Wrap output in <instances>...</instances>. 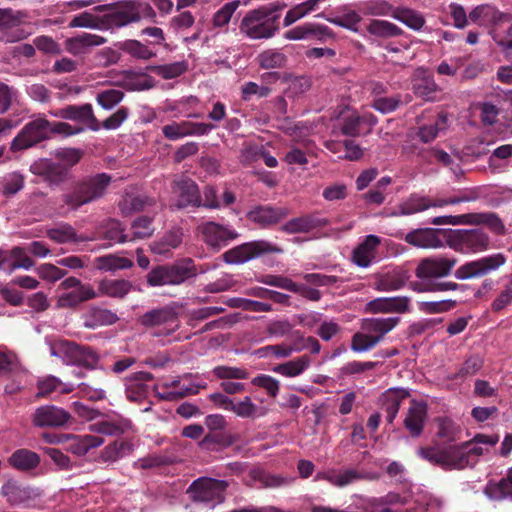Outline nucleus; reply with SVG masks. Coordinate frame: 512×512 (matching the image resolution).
Wrapping results in <instances>:
<instances>
[{
	"label": "nucleus",
	"mask_w": 512,
	"mask_h": 512,
	"mask_svg": "<svg viewBox=\"0 0 512 512\" xmlns=\"http://www.w3.org/2000/svg\"><path fill=\"white\" fill-rule=\"evenodd\" d=\"M183 232L181 229H173L167 232L162 239L152 246V250L157 254H165L172 249H176L182 243Z\"/></svg>",
	"instance_id": "44"
},
{
	"label": "nucleus",
	"mask_w": 512,
	"mask_h": 512,
	"mask_svg": "<svg viewBox=\"0 0 512 512\" xmlns=\"http://www.w3.org/2000/svg\"><path fill=\"white\" fill-rule=\"evenodd\" d=\"M465 288L464 285H459L455 282L444 281V282H416L413 283L412 289L416 292H442V291H454Z\"/></svg>",
	"instance_id": "51"
},
{
	"label": "nucleus",
	"mask_w": 512,
	"mask_h": 512,
	"mask_svg": "<svg viewBox=\"0 0 512 512\" xmlns=\"http://www.w3.org/2000/svg\"><path fill=\"white\" fill-rule=\"evenodd\" d=\"M24 186V177L19 172H11L3 177L1 182L2 195L12 196L19 192Z\"/></svg>",
	"instance_id": "55"
},
{
	"label": "nucleus",
	"mask_w": 512,
	"mask_h": 512,
	"mask_svg": "<svg viewBox=\"0 0 512 512\" xmlns=\"http://www.w3.org/2000/svg\"><path fill=\"white\" fill-rule=\"evenodd\" d=\"M240 6L239 0H234L225 3L219 10H217L212 17V26L214 28L226 27L235 11Z\"/></svg>",
	"instance_id": "50"
},
{
	"label": "nucleus",
	"mask_w": 512,
	"mask_h": 512,
	"mask_svg": "<svg viewBox=\"0 0 512 512\" xmlns=\"http://www.w3.org/2000/svg\"><path fill=\"white\" fill-rule=\"evenodd\" d=\"M489 237L479 229L458 230L452 247L462 253H477L488 248Z\"/></svg>",
	"instance_id": "15"
},
{
	"label": "nucleus",
	"mask_w": 512,
	"mask_h": 512,
	"mask_svg": "<svg viewBox=\"0 0 512 512\" xmlns=\"http://www.w3.org/2000/svg\"><path fill=\"white\" fill-rule=\"evenodd\" d=\"M50 137V121L44 115H37L13 139L10 148L12 151L24 150Z\"/></svg>",
	"instance_id": "9"
},
{
	"label": "nucleus",
	"mask_w": 512,
	"mask_h": 512,
	"mask_svg": "<svg viewBox=\"0 0 512 512\" xmlns=\"http://www.w3.org/2000/svg\"><path fill=\"white\" fill-rule=\"evenodd\" d=\"M37 387V396L39 397H48L52 394H68L74 390V385L72 383L63 382L52 375L40 379L37 383Z\"/></svg>",
	"instance_id": "35"
},
{
	"label": "nucleus",
	"mask_w": 512,
	"mask_h": 512,
	"mask_svg": "<svg viewBox=\"0 0 512 512\" xmlns=\"http://www.w3.org/2000/svg\"><path fill=\"white\" fill-rule=\"evenodd\" d=\"M139 322L144 326L170 324L171 330L178 327L177 314L170 307L150 310L139 317Z\"/></svg>",
	"instance_id": "29"
},
{
	"label": "nucleus",
	"mask_w": 512,
	"mask_h": 512,
	"mask_svg": "<svg viewBox=\"0 0 512 512\" xmlns=\"http://www.w3.org/2000/svg\"><path fill=\"white\" fill-rule=\"evenodd\" d=\"M9 258L12 262L11 268L29 270L34 266V262L26 254L22 247H15L10 251Z\"/></svg>",
	"instance_id": "61"
},
{
	"label": "nucleus",
	"mask_w": 512,
	"mask_h": 512,
	"mask_svg": "<svg viewBox=\"0 0 512 512\" xmlns=\"http://www.w3.org/2000/svg\"><path fill=\"white\" fill-rule=\"evenodd\" d=\"M322 1L323 0H307V1L303 2V3H300V4L292 7L286 13V15L284 17L283 25L285 27H288V26L292 25L294 22H296L297 20L305 17L309 13L313 12L314 10H316L318 5Z\"/></svg>",
	"instance_id": "43"
},
{
	"label": "nucleus",
	"mask_w": 512,
	"mask_h": 512,
	"mask_svg": "<svg viewBox=\"0 0 512 512\" xmlns=\"http://www.w3.org/2000/svg\"><path fill=\"white\" fill-rule=\"evenodd\" d=\"M436 422V436L442 440L443 443H452L458 439L460 429L452 420L447 418H438Z\"/></svg>",
	"instance_id": "47"
},
{
	"label": "nucleus",
	"mask_w": 512,
	"mask_h": 512,
	"mask_svg": "<svg viewBox=\"0 0 512 512\" xmlns=\"http://www.w3.org/2000/svg\"><path fill=\"white\" fill-rule=\"evenodd\" d=\"M229 307L241 308L251 312H271L272 305L266 302H260L245 298H231L227 302Z\"/></svg>",
	"instance_id": "53"
},
{
	"label": "nucleus",
	"mask_w": 512,
	"mask_h": 512,
	"mask_svg": "<svg viewBox=\"0 0 512 512\" xmlns=\"http://www.w3.org/2000/svg\"><path fill=\"white\" fill-rule=\"evenodd\" d=\"M303 350V347H293L291 345H267L257 350V355L259 357H267L270 355L275 356L276 358H287L292 355L293 352H300Z\"/></svg>",
	"instance_id": "54"
},
{
	"label": "nucleus",
	"mask_w": 512,
	"mask_h": 512,
	"mask_svg": "<svg viewBox=\"0 0 512 512\" xmlns=\"http://www.w3.org/2000/svg\"><path fill=\"white\" fill-rule=\"evenodd\" d=\"M402 103V100H401V96L400 95H396V96H389V97H376L371 106L383 113V114H387V113H391L393 111H395Z\"/></svg>",
	"instance_id": "60"
},
{
	"label": "nucleus",
	"mask_w": 512,
	"mask_h": 512,
	"mask_svg": "<svg viewBox=\"0 0 512 512\" xmlns=\"http://www.w3.org/2000/svg\"><path fill=\"white\" fill-rule=\"evenodd\" d=\"M207 269L197 270L191 258H185L173 265L158 266L147 275L150 286L180 285L198 273H205Z\"/></svg>",
	"instance_id": "3"
},
{
	"label": "nucleus",
	"mask_w": 512,
	"mask_h": 512,
	"mask_svg": "<svg viewBox=\"0 0 512 512\" xmlns=\"http://www.w3.org/2000/svg\"><path fill=\"white\" fill-rule=\"evenodd\" d=\"M98 297L97 291L89 284L78 287L71 292H64L57 298V306L60 308L74 307L82 302Z\"/></svg>",
	"instance_id": "30"
},
{
	"label": "nucleus",
	"mask_w": 512,
	"mask_h": 512,
	"mask_svg": "<svg viewBox=\"0 0 512 512\" xmlns=\"http://www.w3.org/2000/svg\"><path fill=\"white\" fill-rule=\"evenodd\" d=\"M405 241L418 248H439L443 245L433 229H415L405 235Z\"/></svg>",
	"instance_id": "33"
},
{
	"label": "nucleus",
	"mask_w": 512,
	"mask_h": 512,
	"mask_svg": "<svg viewBox=\"0 0 512 512\" xmlns=\"http://www.w3.org/2000/svg\"><path fill=\"white\" fill-rule=\"evenodd\" d=\"M46 234L48 238L58 244L76 243L82 241V238L77 235L74 228L65 223L49 228Z\"/></svg>",
	"instance_id": "39"
},
{
	"label": "nucleus",
	"mask_w": 512,
	"mask_h": 512,
	"mask_svg": "<svg viewBox=\"0 0 512 512\" xmlns=\"http://www.w3.org/2000/svg\"><path fill=\"white\" fill-rule=\"evenodd\" d=\"M364 123L372 127L377 123V119L373 115L361 116L357 112H352L342 118L339 130L344 136L358 137L361 135V125Z\"/></svg>",
	"instance_id": "32"
},
{
	"label": "nucleus",
	"mask_w": 512,
	"mask_h": 512,
	"mask_svg": "<svg viewBox=\"0 0 512 512\" xmlns=\"http://www.w3.org/2000/svg\"><path fill=\"white\" fill-rule=\"evenodd\" d=\"M417 454L424 460L445 470H462L469 465L463 444L441 447L438 444L420 447Z\"/></svg>",
	"instance_id": "2"
},
{
	"label": "nucleus",
	"mask_w": 512,
	"mask_h": 512,
	"mask_svg": "<svg viewBox=\"0 0 512 512\" xmlns=\"http://www.w3.org/2000/svg\"><path fill=\"white\" fill-rule=\"evenodd\" d=\"M489 35L504 51H512V24L504 33L496 27L491 28L489 29Z\"/></svg>",
	"instance_id": "64"
},
{
	"label": "nucleus",
	"mask_w": 512,
	"mask_h": 512,
	"mask_svg": "<svg viewBox=\"0 0 512 512\" xmlns=\"http://www.w3.org/2000/svg\"><path fill=\"white\" fill-rule=\"evenodd\" d=\"M128 292V284L124 280H102L98 284V297H123Z\"/></svg>",
	"instance_id": "46"
},
{
	"label": "nucleus",
	"mask_w": 512,
	"mask_h": 512,
	"mask_svg": "<svg viewBox=\"0 0 512 512\" xmlns=\"http://www.w3.org/2000/svg\"><path fill=\"white\" fill-rule=\"evenodd\" d=\"M1 494L12 504H22L31 498V490L13 481L2 486Z\"/></svg>",
	"instance_id": "41"
},
{
	"label": "nucleus",
	"mask_w": 512,
	"mask_h": 512,
	"mask_svg": "<svg viewBox=\"0 0 512 512\" xmlns=\"http://www.w3.org/2000/svg\"><path fill=\"white\" fill-rule=\"evenodd\" d=\"M9 462L16 469L29 470L35 468L39 464L40 458L35 452L20 449L11 455Z\"/></svg>",
	"instance_id": "42"
},
{
	"label": "nucleus",
	"mask_w": 512,
	"mask_h": 512,
	"mask_svg": "<svg viewBox=\"0 0 512 512\" xmlns=\"http://www.w3.org/2000/svg\"><path fill=\"white\" fill-rule=\"evenodd\" d=\"M410 396L407 389L394 387L387 389L381 395L382 406L386 412V420L392 423L396 418L401 403Z\"/></svg>",
	"instance_id": "27"
},
{
	"label": "nucleus",
	"mask_w": 512,
	"mask_h": 512,
	"mask_svg": "<svg viewBox=\"0 0 512 512\" xmlns=\"http://www.w3.org/2000/svg\"><path fill=\"white\" fill-rule=\"evenodd\" d=\"M412 91L414 95L426 102L440 101L441 88L435 82L432 75L423 69H418L412 79Z\"/></svg>",
	"instance_id": "19"
},
{
	"label": "nucleus",
	"mask_w": 512,
	"mask_h": 512,
	"mask_svg": "<svg viewBox=\"0 0 512 512\" xmlns=\"http://www.w3.org/2000/svg\"><path fill=\"white\" fill-rule=\"evenodd\" d=\"M457 263L456 258L429 257L420 261L415 269V276L421 282H432V279L450 275Z\"/></svg>",
	"instance_id": "14"
},
{
	"label": "nucleus",
	"mask_w": 512,
	"mask_h": 512,
	"mask_svg": "<svg viewBox=\"0 0 512 512\" xmlns=\"http://www.w3.org/2000/svg\"><path fill=\"white\" fill-rule=\"evenodd\" d=\"M367 31L382 38L398 36L402 33L401 28L386 20H372L367 26Z\"/></svg>",
	"instance_id": "49"
},
{
	"label": "nucleus",
	"mask_w": 512,
	"mask_h": 512,
	"mask_svg": "<svg viewBox=\"0 0 512 512\" xmlns=\"http://www.w3.org/2000/svg\"><path fill=\"white\" fill-rule=\"evenodd\" d=\"M499 442L497 434L486 435L476 434L471 440L463 444L465 451H467V459L470 456H482L489 451L490 447H494Z\"/></svg>",
	"instance_id": "34"
},
{
	"label": "nucleus",
	"mask_w": 512,
	"mask_h": 512,
	"mask_svg": "<svg viewBox=\"0 0 512 512\" xmlns=\"http://www.w3.org/2000/svg\"><path fill=\"white\" fill-rule=\"evenodd\" d=\"M468 216V224L484 223L498 233H501L504 230V225L501 219L494 213L468 214Z\"/></svg>",
	"instance_id": "58"
},
{
	"label": "nucleus",
	"mask_w": 512,
	"mask_h": 512,
	"mask_svg": "<svg viewBox=\"0 0 512 512\" xmlns=\"http://www.w3.org/2000/svg\"><path fill=\"white\" fill-rule=\"evenodd\" d=\"M407 282L406 274L400 269H394L375 277L374 289L379 292L400 290Z\"/></svg>",
	"instance_id": "31"
},
{
	"label": "nucleus",
	"mask_w": 512,
	"mask_h": 512,
	"mask_svg": "<svg viewBox=\"0 0 512 512\" xmlns=\"http://www.w3.org/2000/svg\"><path fill=\"white\" fill-rule=\"evenodd\" d=\"M411 299L408 296L379 297L366 304L370 313H406L410 311Z\"/></svg>",
	"instance_id": "24"
},
{
	"label": "nucleus",
	"mask_w": 512,
	"mask_h": 512,
	"mask_svg": "<svg viewBox=\"0 0 512 512\" xmlns=\"http://www.w3.org/2000/svg\"><path fill=\"white\" fill-rule=\"evenodd\" d=\"M310 37H315L319 41H325L326 39L334 38L333 31L322 24L317 23H305L300 26H296L284 34V38L287 40H304Z\"/></svg>",
	"instance_id": "25"
},
{
	"label": "nucleus",
	"mask_w": 512,
	"mask_h": 512,
	"mask_svg": "<svg viewBox=\"0 0 512 512\" xmlns=\"http://www.w3.org/2000/svg\"><path fill=\"white\" fill-rule=\"evenodd\" d=\"M316 479L326 480L331 485L342 488L357 480L372 479V477H368L358 472L356 469H346L340 472L336 471L335 469H331L318 473L316 475Z\"/></svg>",
	"instance_id": "28"
},
{
	"label": "nucleus",
	"mask_w": 512,
	"mask_h": 512,
	"mask_svg": "<svg viewBox=\"0 0 512 512\" xmlns=\"http://www.w3.org/2000/svg\"><path fill=\"white\" fill-rule=\"evenodd\" d=\"M155 16L156 13L150 4L130 0V23L140 21L141 19H153Z\"/></svg>",
	"instance_id": "59"
},
{
	"label": "nucleus",
	"mask_w": 512,
	"mask_h": 512,
	"mask_svg": "<svg viewBox=\"0 0 512 512\" xmlns=\"http://www.w3.org/2000/svg\"><path fill=\"white\" fill-rule=\"evenodd\" d=\"M427 419V405L422 402L412 401L404 419V426L412 437H419Z\"/></svg>",
	"instance_id": "26"
},
{
	"label": "nucleus",
	"mask_w": 512,
	"mask_h": 512,
	"mask_svg": "<svg viewBox=\"0 0 512 512\" xmlns=\"http://www.w3.org/2000/svg\"><path fill=\"white\" fill-rule=\"evenodd\" d=\"M171 191L175 198L173 207L178 210L191 207H201L202 198L198 185L189 177L181 176L171 184Z\"/></svg>",
	"instance_id": "12"
},
{
	"label": "nucleus",
	"mask_w": 512,
	"mask_h": 512,
	"mask_svg": "<svg viewBox=\"0 0 512 512\" xmlns=\"http://www.w3.org/2000/svg\"><path fill=\"white\" fill-rule=\"evenodd\" d=\"M416 508L425 512H439L442 502L427 493L418 494L415 498Z\"/></svg>",
	"instance_id": "62"
},
{
	"label": "nucleus",
	"mask_w": 512,
	"mask_h": 512,
	"mask_svg": "<svg viewBox=\"0 0 512 512\" xmlns=\"http://www.w3.org/2000/svg\"><path fill=\"white\" fill-rule=\"evenodd\" d=\"M55 157L59 160L56 164L49 159H39L31 165V171L34 174L45 175L47 177H53L58 173L59 167L64 169L70 168L82 157V152L76 148H61L54 152Z\"/></svg>",
	"instance_id": "11"
},
{
	"label": "nucleus",
	"mask_w": 512,
	"mask_h": 512,
	"mask_svg": "<svg viewBox=\"0 0 512 512\" xmlns=\"http://www.w3.org/2000/svg\"><path fill=\"white\" fill-rule=\"evenodd\" d=\"M455 300L440 301H420L417 303L418 309L425 314L444 313L456 306Z\"/></svg>",
	"instance_id": "56"
},
{
	"label": "nucleus",
	"mask_w": 512,
	"mask_h": 512,
	"mask_svg": "<svg viewBox=\"0 0 512 512\" xmlns=\"http://www.w3.org/2000/svg\"><path fill=\"white\" fill-rule=\"evenodd\" d=\"M67 450L71 453L82 456L89 450L99 447L104 443V439L95 435L74 436L70 435Z\"/></svg>",
	"instance_id": "36"
},
{
	"label": "nucleus",
	"mask_w": 512,
	"mask_h": 512,
	"mask_svg": "<svg viewBox=\"0 0 512 512\" xmlns=\"http://www.w3.org/2000/svg\"><path fill=\"white\" fill-rule=\"evenodd\" d=\"M392 16L407 27L416 31L420 30L425 24L423 15L412 9H398Z\"/></svg>",
	"instance_id": "48"
},
{
	"label": "nucleus",
	"mask_w": 512,
	"mask_h": 512,
	"mask_svg": "<svg viewBox=\"0 0 512 512\" xmlns=\"http://www.w3.org/2000/svg\"><path fill=\"white\" fill-rule=\"evenodd\" d=\"M50 114L57 118L75 121L83 127L85 125L92 131H98L100 129V124L95 118L90 104L69 105L63 109L51 111Z\"/></svg>",
	"instance_id": "17"
},
{
	"label": "nucleus",
	"mask_w": 512,
	"mask_h": 512,
	"mask_svg": "<svg viewBox=\"0 0 512 512\" xmlns=\"http://www.w3.org/2000/svg\"><path fill=\"white\" fill-rule=\"evenodd\" d=\"M107 174H97L83 181L76 191L64 196V202L73 209L101 198L110 184Z\"/></svg>",
	"instance_id": "4"
},
{
	"label": "nucleus",
	"mask_w": 512,
	"mask_h": 512,
	"mask_svg": "<svg viewBox=\"0 0 512 512\" xmlns=\"http://www.w3.org/2000/svg\"><path fill=\"white\" fill-rule=\"evenodd\" d=\"M506 258L501 253L492 254L477 260L469 261L458 267L454 276L458 280L483 277L501 267Z\"/></svg>",
	"instance_id": "10"
},
{
	"label": "nucleus",
	"mask_w": 512,
	"mask_h": 512,
	"mask_svg": "<svg viewBox=\"0 0 512 512\" xmlns=\"http://www.w3.org/2000/svg\"><path fill=\"white\" fill-rule=\"evenodd\" d=\"M228 483L224 480L202 477L194 480L188 493L195 502H203L213 508L224 502Z\"/></svg>",
	"instance_id": "8"
},
{
	"label": "nucleus",
	"mask_w": 512,
	"mask_h": 512,
	"mask_svg": "<svg viewBox=\"0 0 512 512\" xmlns=\"http://www.w3.org/2000/svg\"><path fill=\"white\" fill-rule=\"evenodd\" d=\"M70 419V413L63 408L44 405L35 410L32 421L37 427H61L67 424Z\"/></svg>",
	"instance_id": "21"
},
{
	"label": "nucleus",
	"mask_w": 512,
	"mask_h": 512,
	"mask_svg": "<svg viewBox=\"0 0 512 512\" xmlns=\"http://www.w3.org/2000/svg\"><path fill=\"white\" fill-rule=\"evenodd\" d=\"M327 225H329L327 218L321 217L319 213H310L288 220L280 230L287 234L310 233Z\"/></svg>",
	"instance_id": "20"
},
{
	"label": "nucleus",
	"mask_w": 512,
	"mask_h": 512,
	"mask_svg": "<svg viewBox=\"0 0 512 512\" xmlns=\"http://www.w3.org/2000/svg\"><path fill=\"white\" fill-rule=\"evenodd\" d=\"M50 354L60 358L66 365L84 366L94 369L98 364V355L91 349L75 343L59 341L50 348Z\"/></svg>",
	"instance_id": "6"
},
{
	"label": "nucleus",
	"mask_w": 512,
	"mask_h": 512,
	"mask_svg": "<svg viewBox=\"0 0 512 512\" xmlns=\"http://www.w3.org/2000/svg\"><path fill=\"white\" fill-rule=\"evenodd\" d=\"M257 63L262 69L282 68L286 63V56L274 49H268L261 52L257 58Z\"/></svg>",
	"instance_id": "45"
},
{
	"label": "nucleus",
	"mask_w": 512,
	"mask_h": 512,
	"mask_svg": "<svg viewBox=\"0 0 512 512\" xmlns=\"http://www.w3.org/2000/svg\"><path fill=\"white\" fill-rule=\"evenodd\" d=\"M327 20L339 27L348 29L353 32H359V23L361 22V16L355 11H349L344 13L342 16L327 18Z\"/></svg>",
	"instance_id": "57"
},
{
	"label": "nucleus",
	"mask_w": 512,
	"mask_h": 512,
	"mask_svg": "<svg viewBox=\"0 0 512 512\" xmlns=\"http://www.w3.org/2000/svg\"><path fill=\"white\" fill-rule=\"evenodd\" d=\"M283 249L267 240H255L233 247L223 254L228 264H243L266 254H279Z\"/></svg>",
	"instance_id": "7"
},
{
	"label": "nucleus",
	"mask_w": 512,
	"mask_h": 512,
	"mask_svg": "<svg viewBox=\"0 0 512 512\" xmlns=\"http://www.w3.org/2000/svg\"><path fill=\"white\" fill-rule=\"evenodd\" d=\"M289 211L283 207L259 205L246 213L247 219L260 228H269L285 219Z\"/></svg>",
	"instance_id": "18"
},
{
	"label": "nucleus",
	"mask_w": 512,
	"mask_h": 512,
	"mask_svg": "<svg viewBox=\"0 0 512 512\" xmlns=\"http://www.w3.org/2000/svg\"><path fill=\"white\" fill-rule=\"evenodd\" d=\"M485 494L492 500H512V468L500 481H490L485 487Z\"/></svg>",
	"instance_id": "37"
},
{
	"label": "nucleus",
	"mask_w": 512,
	"mask_h": 512,
	"mask_svg": "<svg viewBox=\"0 0 512 512\" xmlns=\"http://www.w3.org/2000/svg\"><path fill=\"white\" fill-rule=\"evenodd\" d=\"M24 14L12 9H0V34L6 42H17L27 37L21 25L24 22Z\"/></svg>",
	"instance_id": "16"
},
{
	"label": "nucleus",
	"mask_w": 512,
	"mask_h": 512,
	"mask_svg": "<svg viewBox=\"0 0 512 512\" xmlns=\"http://www.w3.org/2000/svg\"><path fill=\"white\" fill-rule=\"evenodd\" d=\"M512 304V275L500 294L491 304L493 312H500Z\"/></svg>",
	"instance_id": "63"
},
{
	"label": "nucleus",
	"mask_w": 512,
	"mask_h": 512,
	"mask_svg": "<svg viewBox=\"0 0 512 512\" xmlns=\"http://www.w3.org/2000/svg\"><path fill=\"white\" fill-rule=\"evenodd\" d=\"M399 322L400 318L396 316L363 319L360 325L361 331L352 336L351 350L361 353L373 349Z\"/></svg>",
	"instance_id": "1"
},
{
	"label": "nucleus",
	"mask_w": 512,
	"mask_h": 512,
	"mask_svg": "<svg viewBox=\"0 0 512 512\" xmlns=\"http://www.w3.org/2000/svg\"><path fill=\"white\" fill-rule=\"evenodd\" d=\"M152 222L153 215L151 214L130 217V241L151 237L154 232Z\"/></svg>",
	"instance_id": "38"
},
{
	"label": "nucleus",
	"mask_w": 512,
	"mask_h": 512,
	"mask_svg": "<svg viewBox=\"0 0 512 512\" xmlns=\"http://www.w3.org/2000/svg\"><path fill=\"white\" fill-rule=\"evenodd\" d=\"M310 363V358L307 355H303L294 360L277 365L274 367L273 371L286 377H296L303 373L310 366Z\"/></svg>",
	"instance_id": "40"
},
{
	"label": "nucleus",
	"mask_w": 512,
	"mask_h": 512,
	"mask_svg": "<svg viewBox=\"0 0 512 512\" xmlns=\"http://www.w3.org/2000/svg\"><path fill=\"white\" fill-rule=\"evenodd\" d=\"M428 208V198L413 194L399 205L397 215H412L427 210Z\"/></svg>",
	"instance_id": "52"
},
{
	"label": "nucleus",
	"mask_w": 512,
	"mask_h": 512,
	"mask_svg": "<svg viewBox=\"0 0 512 512\" xmlns=\"http://www.w3.org/2000/svg\"><path fill=\"white\" fill-rule=\"evenodd\" d=\"M239 30L251 40H261L273 37L278 26L274 18H267L266 10L254 9L242 18Z\"/></svg>",
	"instance_id": "5"
},
{
	"label": "nucleus",
	"mask_w": 512,
	"mask_h": 512,
	"mask_svg": "<svg viewBox=\"0 0 512 512\" xmlns=\"http://www.w3.org/2000/svg\"><path fill=\"white\" fill-rule=\"evenodd\" d=\"M381 244V238L370 234L358 244L352 252L353 263L360 268H368L371 264L377 262V249Z\"/></svg>",
	"instance_id": "23"
},
{
	"label": "nucleus",
	"mask_w": 512,
	"mask_h": 512,
	"mask_svg": "<svg viewBox=\"0 0 512 512\" xmlns=\"http://www.w3.org/2000/svg\"><path fill=\"white\" fill-rule=\"evenodd\" d=\"M197 231L209 247L217 250L239 237V233L232 226L214 221L201 223L197 226Z\"/></svg>",
	"instance_id": "13"
},
{
	"label": "nucleus",
	"mask_w": 512,
	"mask_h": 512,
	"mask_svg": "<svg viewBox=\"0 0 512 512\" xmlns=\"http://www.w3.org/2000/svg\"><path fill=\"white\" fill-rule=\"evenodd\" d=\"M469 19L473 23L489 26L491 29L494 27L498 28L503 23L511 22L512 15L501 12L494 6L484 4L475 7L469 13Z\"/></svg>",
	"instance_id": "22"
}]
</instances>
